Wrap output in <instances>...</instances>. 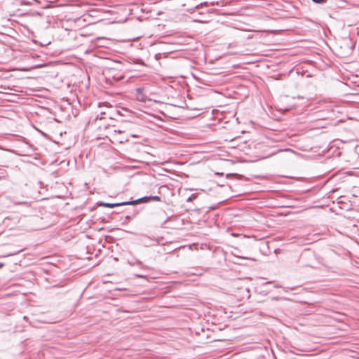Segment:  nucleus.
Segmentation results:
<instances>
[{"mask_svg":"<svg viewBox=\"0 0 359 359\" xmlns=\"http://www.w3.org/2000/svg\"><path fill=\"white\" fill-rule=\"evenodd\" d=\"M144 88H137L135 90V96L137 100L142 102H146L148 100L147 96L143 93Z\"/></svg>","mask_w":359,"mask_h":359,"instance_id":"obj_1","label":"nucleus"},{"mask_svg":"<svg viewBox=\"0 0 359 359\" xmlns=\"http://www.w3.org/2000/svg\"><path fill=\"white\" fill-rule=\"evenodd\" d=\"M128 205V201H123L120 203H101L100 205L105 207V208H114L117 206H121V205Z\"/></svg>","mask_w":359,"mask_h":359,"instance_id":"obj_2","label":"nucleus"},{"mask_svg":"<svg viewBox=\"0 0 359 359\" xmlns=\"http://www.w3.org/2000/svg\"><path fill=\"white\" fill-rule=\"evenodd\" d=\"M150 201H151L150 196H144V197H142L140 198L136 199V200L129 201L128 202V205H135V204H137V203H147Z\"/></svg>","mask_w":359,"mask_h":359,"instance_id":"obj_3","label":"nucleus"},{"mask_svg":"<svg viewBox=\"0 0 359 359\" xmlns=\"http://www.w3.org/2000/svg\"><path fill=\"white\" fill-rule=\"evenodd\" d=\"M128 263L131 265V266H133L135 264H137L140 266H142L143 264H142V262L138 259H135V262H128Z\"/></svg>","mask_w":359,"mask_h":359,"instance_id":"obj_4","label":"nucleus"},{"mask_svg":"<svg viewBox=\"0 0 359 359\" xmlns=\"http://www.w3.org/2000/svg\"><path fill=\"white\" fill-rule=\"evenodd\" d=\"M151 197V201H161V197L158 196H150Z\"/></svg>","mask_w":359,"mask_h":359,"instance_id":"obj_5","label":"nucleus"},{"mask_svg":"<svg viewBox=\"0 0 359 359\" xmlns=\"http://www.w3.org/2000/svg\"><path fill=\"white\" fill-rule=\"evenodd\" d=\"M313 2L317 4H321L325 1V0H312Z\"/></svg>","mask_w":359,"mask_h":359,"instance_id":"obj_6","label":"nucleus"},{"mask_svg":"<svg viewBox=\"0 0 359 359\" xmlns=\"http://www.w3.org/2000/svg\"><path fill=\"white\" fill-rule=\"evenodd\" d=\"M195 198V196L193 194L191 195V196H189L188 198H187V201H192L193 198Z\"/></svg>","mask_w":359,"mask_h":359,"instance_id":"obj_7","label":"nucleus"},{"mask_svg":"<svg viewBox=\"0 0 359 359\" xmlns=\"http://www.w3.org/2000/svg\"><path fill=\"white\" fill-rule=\"evenodd\" d=\"M4 266V264L0 263V269Z\"/></svg>","mask_w":359,"mask_h":359,"instance_id":"obj_8","label":"nucleus"},{"mask_svg":"<svg viewBox=\"0 0 359 359\" xmlns=\"http://www.w3.org/2000/svg\"><path fill=\"white\" fill-rule=\"evenodd\" d=\"M137 277L139 278H142L143 276H140V275H137Z\"/></svg>","mask_w":359,"mask_h":359,"instance_id":"obj_9","label":"nucleus"}]
</instances>
